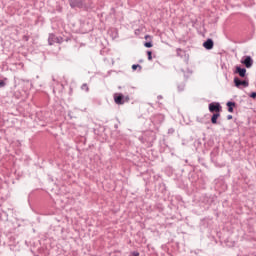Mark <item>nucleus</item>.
<instances>
[{"mask_svg":"<svg viewBox=\"0 0 256 256\" xmlns=\"http://www.w3.org/2000/svg\"><path fill=\"white\" fill-rule=\"evenodd\" d=\"M234 74L239 75V77L242 79H245V77H247V68L237 65L235 66Z\"/></svg>","mask_w":256,"mask_h":256,"instance_id":"0eeeda50","label":"nucleus"},{"mask_svg":"<svg viewBox=\"0 0 256 256\" xmlns=\"http://www.w3.org/2000/svg\"><path fill=\"white\" fill-rule=\"evenodd\" d=\"M188 73H190V75H191V74L193 73V71H191V70L188 69Z\"/></svg>","mask_w":256,"mask_h":256,"instance_id":"473e14b6","label":"nucleus"},{"mask_svg":"<svg viewBox=\"0 0 256 256\" xmlns=\"http://www.w3.org/2000/svg\"><path fill=\"white\" fill-rule=\"evenodd\" d=\"M139 63H143V60H139Z\"/></svg>","mask_w":256,"mask_h":256,"instance_id":"72a5a7b5","label":"nucleus"},{"mask_svg":"<svg viewBox=\"0 0 256 256\" xmlns=\"http://www.w3.org/2000/svg\"><path fill=\"white\" fill-rule=\"evenodd\" d=\"M203 144L205 145V138H198L194 141L196 147H201Z\"/></svg>","mask_w":256,"mask_h":256,"instance_id":"2eb2a0df","label":"nucleus"},{"mask_svg":"<svg viewBox=\"0 0 256 256\" xmlns=\"http://www.w3.org/2000/svg\"><path fill=\"white\" fill-rule=\"evenodd\" d=\"M157 99H163V96L162 95H158Z\"/></svg>","mask_w":256,"mask_h":256,"instance_id":"2f4dec72","label":"nucleus"},{"mask_svg":"<svg viewBox=\"0 0 256 256\" xmlns=\"http://www.w3.org/2000/svg\"><path fill=\"white\" fill-rule=\"evenodd\" d=\"M217 155H219V147H214L210 153L211 161H214V159H215V157H217Z\"/></svg>","mask_w":256,"mask_h":256,"instance_id":"ddd939ff","label":"nucleus"},{"mask_svg":"<svg viewBox=\"0 0 256 256\" xmlns=\"http://www.w3.org/2000/svg\"><path fill=\"white\" fill-rule=\"evenodd\" d=\"M226 106L228 113H233V111H235V107H237V103L235 101H228Z\"/></svg>","mask_w":256,"mask_h":256,"instance_id":"9b49d317","label":"nucleus"},{"mask_svg":"<svg viewBox=\"0 0 256 256\" xmlns=\"http://www.w3.org/2000/svg\"><path fill=\"white\" fill-rule=\"evenodd\" d=\"M116 13H117V11L115 10L114 7H112V8L110 9L109 15H116Z\"/></svg>","mask_w":256,"mask_h":256,"instance_id":"5701e85b","label":"nucleus"},{"mask_svg":"<svg viewBox=\"0 0 256 256\" xmlns=\"http://www.w3.org/2000/svg\"><path fill=\"white\" fill-rule=\"evenodd\" d=\"M186 163H188V160H185Z\"/></svg>","mask_w":256,"mask_h":256,"instance_id":"c9c22d12","label":"nucleus"},{"mask_svg":"<svg viewBox=\"0 0 256 256\" xmlns=\"http://www.w3.org/2000/svg\"><path fill=\"white\" fill-rule=\"evenodd\" d=\"M114 103H116V105H125V95L122 93H115Z\"/></svg>","mask_w":256,"mask_h":256,"instance_id":"6e6552de","label":"nucleus"},{"mask_svg":"<svg viewBox=\"0 0 256 256\" xmlns=\"http://www.w3.org/2000/svg\"><path fill=\"white\" fill-rule=\"evenodd\" d=\"M148 61H153V52L151 50H148L147 52Z\"/></svg>","mask_w":256,"mask_h":256,"instance_id":"412c9836","label":"nucleus"},{"mask_svg":"<svg viewBox=\"0 0 256 256\" xmlns=\"http://www.w3.org/2000/svg\"><path fill=\"white\" fill-rule=\"evenodd\" d=\"M189 180L192 182L195 181V179H193V176H189Z\"/></svg>","mask_w":256,"mask_h":256,"instance_id":"7c9ffc66","label":"nucleus"},{"mask_svg":"<svg viewBox=\"0 0 256 256\" xmlns=\"http://www.w3.org/2000/svg\"><path fill=\"white\" fill-rule=\"evenodd\" d=\"M81 90L86 91V93H89V85H87V83L82 84Z\"/></svg>","mask_w":256,"mask_h":256,"instance_id":"aec40b11","label":"nucleus"},{"mask_svg":"<svg viewBox=\"0 0 256 256\" xmlns=\"http://www.w3.org/2000/svg\"><path fill=\"white\" fill-rule=\"evenodd\" d=\"M24 41H29V36H23Z\"/></svg>","mask_w":256,"mask_h":256,"instance_id":"c85d7f7f","label":"nucleus"},{"mask_svg":"<svg viewBox=\"0 0 256 256\" xmlns=\"http://www.w3.org/2000/svg\"><path fill=\"white\" fill-rule=\"evenodd\" d=\"M221 117V112H214L211 116L212 125H217L219 122L217 121Z\"/></svg>","mask_w":256,"mask_h":256,"instance_id":"f8f14e48","label":"nucleus"},{"mask_svg":"<svg viewBox=\"0 0 256 256\" xmlns=\"http://www.w3.org/2000/svg\"><path fill=\"white\" fill-rule=\"evenodd\" d=\"M55 43H63V37H57L54 33L49 34L48 45H55Z\"/></svg>","mask_w":256,"mask_h":256,"instance_id":"39448f33","label":"nucleus"},{"mask_svg":"<svg viewBox=\"0 0 256 256\" xmlns=\"http://www.w3.org/2000/svg\"><path fill=\"white\" fill-rule=\"evenodd\" d=\"M7 81H9V79L7 77H3L0 80V89H3L4 87H7Z\"/></svg>","mask_w":256,"mask_h":256,"instance_id":"f3484780","label":"nucleus"},{"mask_svg":"<svg viewBox=\"0 0 256 256\" xmlns=\"http://www.w3.org/2000/svg\"><path fill=\"white\" fill-rule=\"evenodd\" d=\"M177 89H178L179 93L185 91V83L183 82L181 84H178Z\"/></svg>","mask_w":256,"mask_h":256,"instance_id":"6ab92c4d","label":"nucleus"},{"mask_svg":"<svg viewBox=\"0 0 256 256\" xmlns=\"http://www.w3.org/2000/svg\"><path fill=\"white\" fill-rule=\"evenodd\" d=\"M176 54H177V57L183 58V57H185L186 52H185V50H183V49H181V48H177V49H176Z\"/></svg>","mask_w":256,"mask_h":256,"instance_id":"dca6fc26","label":"nucleus"},{"mask_svg":"<svg viewBox=\"0 0 256 256\" xmlns=\"http://www.w3.org/2000/svg\"><path fill=\"white\" fill-rule=\"evenodd\" d=\"M240 63L246 67V69H251L253 67V58L251 56H243Z\"/></svg>","mask_w":256,"mask_h":256,"instance_id":"423d86ee","label":"nucleus"},{"mask_svg":"<svg viewBox=\"0 0 256 256\" xmlns=\"http://www.w3.org/2000/svg\"><path fill=\"white\" fill-rule=\"evenodd\" d=\"M150 121L155 127H160V125L165 122V116L164 114L157 113L150 117Z\"/></svg>","mask_w":256,"mask_h":256,"instance_id":"f03ea898","label":"nucleus"},{"mask_svg":"<svg viewBox=\"0 0 256 256\" xmlns=\"http://www.w3.org/2000/svg\"><path fill=\"white\" fill-rule=\"evenodd\" d=\"M58 11H60V12H61V8H58Z\"/></svg>","mask_w":256,"mask_h":256,"instance_id":"f704fd0d","label":"nucleus"},{"mask_svg":"<svg viewBox=\"0 0 256 256\" xmlns=\"http://www.w3.org/2000/svg\"><path fill=\"white\" fill-rule=\"evenodd\" d=\"M208 110L210 113H221L223 111V106L219 102H211L208 105Z\"/></svg>","mask_w":256,"mask_h":256,"instance_id":"7ed1b4c3","label":"nucleus"},{"mask_svg":"<svg viewBox=\"0 0 256 256\" xmlns=\"http://www.w3.org/2000/svg\"><path fill=\"white\" fill-rule=\"evenodd\" d=\"M130 99L129 96H124V103H129Z\"/></svg>","mask_w":256,"mask_h":256,"instance_id":"a878e982","label":"nucleus"},{"mask_svg":"<svg viewBox=\"0 0 256 256\" xmlns=\"http://www.w3.org/2000/svg\"><path fill=\"white\" fill-rule=\"evenodd\" d=\"M175 133V128L168 129V135H173Z\"/></svg>","mask_w":256,"mask_h":256,"instance_id":"b1692460","label":"nucleus"},{"mask_svg":"<svg viewBox=\"0 0 256 256\" xmlns=\"http://www.w3.org/2000/svg\"><path fill=\"white\" fill-rule=\"evenodd\" d=\"M114 129H119V124H115Z\"/></svg>","mask_w":256,"mask_h":256,"instance_id":"c756f323","label":"nucleus"},{"mask_svg":"<svg viewBox=\"0 0 256 256\" xmlns=\"http://www.w3.org/2000/svg\"><path fill=\"white\" fill-rule=\"evenodd\" d=\"M69 5L71 7V9H84V11H91V9H93V6H87V4L85 3V0H69Z\"/></svg>","mask_w":256,"mask_h":256,"instance_id":"f257e3e1","label":"nucleus"},{"mask_svg":"<svg viewBox=\"0 0 256 256\" xmlns=\"http://www.w3.org/2000/svg\"><path fill=\"white\" fill-rule=\"evenodd\" d=\"M131 255L132 256H139V252L138 251H133V252H131Z\"/></svg>","mask_w":256,"mask_h":256,"instance_id":"bb28decb","label":"nucleus"},{"mask_svg":"<svg viewBox=\"0 0 256 256\" xmlns=\"http://www.w3.org/2000/svg\"><path fill=\"white\" fill-rule=\"evenodd\" d=\"M202 47H204L206 51H211V49L215 47V42L211 38H207V40L203 42Z\"/></svg>","mask_w":256,"mask_h":256,"instance_id":"1a4fd4ad","label":"nucleus"},{"mask_svg":"<svg viewBox=\"0 0 256 256\" xmlns=\"http://www.w3.org/2000/svg\"><path fill=\"white\" fill-rule=\"evenodd\" d=\"M141 71L143 69V67L140 64H133L132 65V71Z\"/></svg>","mask_w":256,"mask_h":256,"instance_id":"a211bd4d","label":"nucleus"},{"mask_svg":"<svg viewBox=\"0 0 256 256\" xmlns=\"http://www.w3.org/2000/svg\"><path fill=\"white\" fill-rule=\"evenodd\" d=\"M249 97H250L251 99H255V98H256V92L250 93V94H249Z\"/></svg>","mask_w":256,"mask_h":256,"instance_id":"393cba45","label":"nucleus"},{"mask_svg":"<svg viewBox=\"0 0 256 256\" xmlns=\"http://www.w3.org/2000/svg\"><path fill=\"white\" fill-rule=\"evenodd\" d=\"M144 39L146 40V42H144V47H146V49H151V47H153V37H151V35L147 34ZM149 39V41H147Z\"/></svg>","mask_w":256,"mask_h":256,"instance_id":"9d476101","label":"nucleus"},{"mask_svg":"<svg viewBox=\"0 0 256 256\" xmlns=\"http://www.w3.org/2000/svg\"><path fill=\"white\" fill-rule=\"evenodd\" d=\"M234 85L237 89H241V87H249V80H241L239 77H234Z\"/></svg>","mask_w":256,"mask_h":256,"instance_id":"20e7f679","label":"nucleus"},{"mask_svg":"<svg viewBox=\"0 0 256 256\" xmlns=\"http://www.w3.org/2000/svg\"><path fill=\"white\" fill-rule=\"evenodd\" d=\"M231 119H233V115L229 114V115L227 116V120H228V121H231Z\"/></svg>","mask_w":256,"mask_h":256,"instance_id":"cd10ccee","label":"nucleus"},{"mask_svg":"<svg viewBox=\"0 0 256 256\" xmlns=\"http://www.w3.org/2000/svg\"><path fill=\"white\" fill-rule=\"evenodd\" d=\"M158 188L160 193H163V194L167 193V185L164 182L159 183Z\"/></svg>","mask_w":256,"mask_h":256,"instance_id":"4468645a","label":"nucleus"},{"mask_svg":"<svg viewBox=\"0 0 256 256\" xmlns=\"http://www.w3.org/2000/svg\"><path fill=\"white\" fill-rule=\"evenodd\" d=\"M92 5V9H95V6L93 5V0H88V3L86 4L87 7Z\"/></svg>","mask_w":256,"mask_h":256,"instance_id":"4be33fe9","label":"nucleus"}]
</instances>
